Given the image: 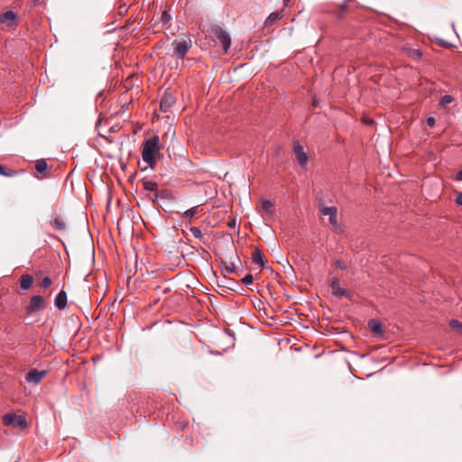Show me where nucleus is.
<instances>
[{"label": "nucleus", "instance_id": "f257e3e1", "mask_svg": "<svg viewBox=\"0 0 462 462\" xmlns=\"http://www.w3.org/2000/svg\"><path fill=\"white\" fill-rule=\"evenodd\" d=\"M160 140L158 136H152L143 143L142 158L150 167L154 165V155L160 149Z\"/></svg>", "mask_w": 462, "mask_h": 462}, {"label": "nucleus", "instance_id": "f03ea898", "mask_svg": "<svg viewBox=\"0 0 462 462\" xmlns=\"http://www.w3.org/2000/svg\"><path fill=\"white\" fill-rule=\"evenodd\" d=\"M210 32L212 37L222 44L224 52L226 53L231 46V38L228 33L219 25H213Z\"/></svg>", "mask_w": 462, "mask_h": 462}, {"label": "nucleus", "instance_id": "7ed1b4c3", "mask_svg": "<svg viewBox=\"0 0 462 462\" xmlns=\"http://www.w3.org/2000/svg\"><path fill=\"white\" fill-rule=\"evenodd\" d=\"M192 42L189 38L176 39L172 42L173 56L177 59H183L191 48Z\"/></svg>", "mask_w": 462, "mask_h": 462}, {"label": "nucleus", "instance_id": "20e7f679", "mask_svg": "<svg viewBox=\"0 0 462 462\" xmlns=\"http://www.w3.org/2000/svg\"><path fill=\"white\" fill-rule=\"evenodd\" d=\"M3 421L6 426H14L19 429H25L28 426V422L24 417L14 413H7L4 415Z\"/></svg>", "mask_w": 462, "mask_h": 462}, {"label": "nucleus", "instance_id": "39448f33", "mask_svg": "<svg viewBox=\"0 0 462 462\" xmlns=\"http://www.w3.org/2000/svg\"><path fill=\"white\" fill-rule=\"evenodd\" d=\"M50 225L54 230L59 231L60 233H64L67 230L66 217L58 213H53L51 216Z\"/></svg>", "mask_w": 462, "mask_h": 462}, {"label": "nucleus", "instance_id": "423d86ee", "mask_svg": "<svg viewBox=\"0 0 462 462\" xmlns=\"http://www.w3.org/2000/svg\"><path fill=\"white\" fill-rule=\"evenodd\" d=\"M45 307V300L41 295H34L30 299L29 304L26 307L28 313H34L41 311Z\"/></svg>", "mask_w": 462, "mask_h": 462}, {"label": "nucleus", "instance_id": "0eeeda50", "mask_svg": "<svg viewBox=\"0 0 462 462\" xmlns=\"http://www.w3.org/2000/svg\"><path fill=\"white\" fill-rule=\"evenodd\" d=\"M47 370L39 371L37 369H32L26 374L25 379L30 383L38 384L47 375Z\"/></svg>", "mask_w": 462, "mask_h": 462}, {"label": "nucleus", "instance_id": "6e6552de", "mask_svg": "<svg viewBox=\"0 0 462 462\" xmlns=\"http://www.w3.org/2000/svg\"><path fill=\"white\" fill-rule=\"evenodd\" d=\"M293 151L297 159L298 163L301 167H305L308 162V154L304 152L303 147L300 144L299 142H295L293 144Z\"/></svg>", "mask_w": 462, "mask_h": 462}, {"label": "nucleus", "instance_id": "1a4fd4ad", "mask_svg": "<svg viewBox=\"0 0 462 462\" xmlns=\"http://www.w3.org/2000/svg\"><path fill=\"white\" fill-rule=\"evenodd\" d=\"M319 211L320 213L323 215V216H328V220H329V223L333 226H338V223H337V209L336 207H320L319 208Z\"/></svg>", "mask_w": 462, "mask_h": 462}, {"label": "nucleus", "instance_id": "9d476101", "mask_svg": "<svg viewBox=\"0 0 462 462\" xmlns=\"http://www.w3.org/2000/svg\"><path fill=\"white\" fill-rule=\"evenodd\" d=\"M175 101L174 95L171 91H165L160 104L161 110L167 112L175 104Z\"/></svg>", "mask_w": 462, "mask_h": 462}, {"label": "nucleus", "instance_id": "9b49d317", "mask_svg": "<svg viewBox=\"0 0 462 462\" xmlns=\"http://www.w3.org/2000/svg\"><path fill=\"white\" fill-rule=\"evenodd\" d=\"M329 286L332 290V293L337 297H348L350 295L349 291L340 287L339 280L337 278L330 280Z\"/></svg>", "mask_w": 462, "mask_h": 462}, {"label": "nucleus", "instance_id": "f8f14e48", "mask_svg": "<svg viewBox=\"0 0 462 462\" xmlns=\"http://www.w3.org/2000/svg\"><path fill=\"white\" fill-rule=\"evenodd\" d=\"M143 187L146 190H149V191H153L154 192V198L152 199V200L154 201L155 199H158L159 198H163V194L165 193L164 190L159 192L157 190V183L153 180H146L144 181L143 183Z\"/></svg>", "mask_w": 462, "mask_h": 462}, {"label": "nucleus", "instance_id": "ddd939ff", "mask_svg": "<svg viewBox=\"0 0 462 462\" xmlns=\"http://www.w3.org/2000/svg\"><path fill=\"white\" fill-rule=\"evenodd\" d=\"M48 164L45 160H39L36 162L35 170L38 173L37 178L42 180L47 177Z\"/></svg>", "mask_w": 462, "mask_h": 462}, {"label": "nucleus", "instance_id": "4468645a", "mask_svg": "<svg viewBox=\"0 0 462 462\" xmlns=\"http://www.w3.org/2000/svg\"><path fill=\"white\" fill-rule=\"evenodd\" d=\"M54 306L59 310H64L67 307V292L60 291L54 299Z\"/></svg>", "mask_w": 462, "mask_h": 462}, {"label": "nucleus", "instance_id": "2eb2a0df", "mask_svg": "<svg viewBox=\"0 0 462 462\" xmlns=\"http://www.w3.org/2000/svg\"><path fill=\"white\" fill-rule=\"evenodd\" d=\"M16 14L14 11H6L0 15V23L12 24L16 20Z\"/></svg>", "mask_w": 462, "mask_h": 462}, {"label": "nucleus", "instance_id": "dca6fc26", "mask_svg": "<svg viewBox=\"0 0 462 462\" xmlns=\"http://www.w3.org/2000/svg\"><path fill=\"white\" fill-rule=\"evenodd\" d=\"M282 17H283V11L282 10L277 11V12H273V13L269 14V16L266 18L264 23H265L266 26H271V25L274 24L276 22H278L281 19H282Z\"/></svg>", "mask_w": 462, "mask_h": 462}, {"label": "nucleus", "instance_id": "f3484780", "mask_svg": "<svg viewBox=\"0 0 462 462\" xmlns=\"http://www.w3.org/2000/svg\"><path fill=\"white\" fill-rule=\"evenodd\" d=\"M200 211H202V208L201 206L198 205L184 211L182 213V216L186 220L190 222L192 217Z\"/></svg>", "mask_w": 462, "mask_h": 462}, {"label": "nucleus", "instance_id": "a211bd4d", "mask_svg": "<svg viewBox=\"0 0 462 462\" xmlns=\"http://www.w3.org/2000/svg\"><path fill=\"white\" fill-rule=\"evenodd\" d=\"M33 279L32 276L30 274H23L21 276L20 279V287L23 290H28L32 287Z\"/></svg>", "mask_w": 462, "mask_h": 462}, {"label": "nucleus", "instance_id": "6ab92c4d", "mask_svg": "<svg viewBox=\"0 0 462 462\" xmlns=\"http://www.w3.org/2000/svg\"><path fill=\"white\" fill-rule=\"evenodd\" d=\"M252 262L259 265L262 269L264 267L263 254L261 250L256 249L252 255Z\"/></svg>", "mask_w": 462, "mask_h": 462}, {"label": "nucleus", "instance_id": "aec40b11", "mask_svg": "<svg viewBox=\"0 0 462 462\" xmlns=\"http://www.w3.org/2000/svg\"><path fill=\"white\" fill-rule=\"evenodd\" d=\"M223 269L227 273H237L236 263L233 261H222Z\"/></svg>", "mask_w": 462, "mask_h": 462}, {"label": "nucleus", "instance_id": "412c9836", "mask_svg": "<svg viewBox=\"0 0 462 462\" xmlns=\"http://www.w3.org/2000/svg\"><path fill=\"white\" fill-rule=\"evenodd\" d=\"M369 328L374 333H381L382 332V325L376 319H372V320L369 321Z\"/></svg>", "mask_w": 462, "mask_h": 462}, {"label": "nucleus", "instance_id": "4be33fe9", "mask_svg": "<svg viewBox=\"0 0 462 462\" xmlns=\"http://www.w3.org/2000/svg\"><path fill=\"white\" fill-rule=\"evenodd\" d=\"M273 206V204L271 200L262 199V209L263 211H265L266 213H268V214L273 213V210H272Z\"/></svg>", "mask_w": 462, "mask_h": 462}, {"label": "nucleus", "instance_id": "5701e85b", "mask_svg": "<svg viewBox=\"0 0 462 462\" xmlns=\"http://www.w3.org/2000/svg\"><path fill=\"white\" fill-rule=\"evenodd\" d=\"M449 327L462 335V322H459L457 319H451L449 321Z\"/></svg>", "mask_w": 462, "mask_h": 462}, {"label": "nucleus", "instance_id": "b1692460", "mask_svg": "<svg viewBox=\"0 0 462 462\" xmlns=\"http://www.w3.org/2000/svg\"><path fill=\"white\" fill-rule=\"evenodd\" d=\"M189 231L195 238H197L200 241L203 240V238H204L203 233L199 227L191 226V227H189Z\"/></svg>", "mask_w": 462, "mask_h": 462}, {"label": "nucleus", "instance_id": "393cba45", "mask_svg": "<svg viewBox=\"0 0 462 462\" xmlns=\"http://www.w3.org/2000/svg\"><path fill=\"white\" fill-rule=\"evenodd\" d=\"M16 172L13 170H6L3 165L0 164V175L5 177H13Z\"/></svg>", "mask_w": 462, "mask_h": 462}, {"label": "nucleus", "instance_id": "a878e982", "mask_svg": "<svg viewBox=\"0 0 462 462\" xmlns=\"http://www.w3.org/2000/svg\"><path fill=\"white\" fill-rule=\"evenodd\" d=\"M51 283H52L51 279L50 277L46 276L40 282V286L42 289H47V288H49L51 285Z\"/></svg>", "mask_w": 462, "mask_h": 462}, {"label": "nucleus", "instance_id": "bb28decb", "mask_svg": "<svg viewBox=\"0 0 462 462\" xmlns=\"http://www.w3.org/2000/svg\"><path fill=\"white\" fill-rule=\"evenodd\" d=\"M253 282H254V277H253V275H252L251 273L246 274V275L242 279V283H243L244 285H246V286H248V285L252 284V283H253Z\"/></svg>", "mask_w": 462, "mask_h": 462}, {"label": "nucleus", "instance_id": "cd10ccee", "mask_svg": "<svg viewBox=\"0 0 462 462\" xmlns=\"http://www.w3.org/2000/svg\"><path fill=\"white\" fill-rule=\"evenodd\" d=\"M171 19V16L170 14H168L167 11H163L162 14V16H161V22L165 24L167 23Z\"/></svg>", "mask_w": 462, "mask_h": 462}, {"label": "nucleus", "instance_id": "c85d7f7f", "mask_svg": "<svg viewBox=\"0 0 462 462\" xmlns=\"http://www.w3.org/2000/svg\"><path fill=\"white\" fill-rule=\"evenodd\" d=\"M453 101V97L449 95H446L442 97L440 103L442 105H448L450 104Z\"/></svg>", "mask_w": 462, "mask_h": 462}, {"label": "nucleus", "instance_id": "c756f323", "mask_svg": "<svg viewBox=\"0 0 462 462\" xmlns=\"http://www.w3.org/2000/svg\"><path fill=\"white\" fill-rule=\"evenodd\" d=\"M334 265L335 267L341 270H345L346 268V264H344L341 261L338 260L334 263Z\"/></svg>", "mask_w": 462, "mask_h": 462}, {"label": "nucleus", "instance_id": "7c9ffc66", "mask_svg": "<svg viewBox=\"0 0 462 462\" xmlns=\"http://www.w3.org/2000/svg\"><path fill=\"white\" fill-rule=\"evenodd\" d=\"M435 123H436V120L434 117L432 116H430L427 118V125L430 126V127H433L435 125Z\"/></svg>", "mask_w": 462, "mask_h": 462}, {"label": "nucleus", "instance_id": "2f4dec72", "mask_svg": "<svg viewBox=\"0 0 462 462\" xmlns=\"http://www.w3.org/2000/svg\"><path fill=\"white\" fill-rule=\"evenodd\" d=\"M456 203L459 206H462V192L457 194L456 198Z\"/></svg>", "mask_w": 462, "mask_h": 462}, {"label": "nucleus", "instance_id": "473e14b6", "mask_svg": "<svg viewBox=\"0 0 462 462\" xmlns=\"http://www.w3.org/2000/svg\"><path fill=\"white\" fill-rule=\"evenodd\" d=\"M455 180L457 181H462V169L457 172Z\"/></svg>", "mask_w": 462, "mask_h": 462}, {"label": "nucleus", "instance_id": "72a5a7b5", "mask_svg": "<svg viewBox=\"0 0 462 462\" xmlns=\"http://www.w3.org/2000/svg\"><path fill=\"white\" fill-rule=\"evenodd\" d=\"M339 8H340V13L337 14L338 17H341L343 13L346 11V5L343 4V5H339Z\"/></svg>", "mask_w": 462, "mask_h": 462}, {"label": "nucleus", "instance_id": "f704fd0d", "mask_svg": "<svg viewBox=\"0 0 462 462\" xmlns=\"http://www.w3.org/2000/svg\"><path fill=\"white\" fill-rule=\"evenodd\" d=\"M236 219H231V220H229V221H228L227 226H228L229 227H235V226H236Z\"/></svg>", "mask_w": 462, "mask_h": 462}, {"label": "nucleus", "instance_id": "c9c22d12", "mask_svg": "<svg viewBox=\"0 0 462 462\" xmlns=\"http://www.w3.org/2000/svg\"><path fill=\"white\" fill-rule=\"evenodd\" d=\"M282 1H283V4L285 6H287L291 2V0H282Z\"/></svg>", "mask_w": 462, "mask_h": 462}, {"label": "nucleus", "instance_id": "e433bc0d", "mask_svg": "<svg viewBox=\"0 0 462 462\" xmlns=\"http://www.w3.org/2000/svg\"><path fill=\"white\" fill-rule=\"evenodd\" d=\"M415 55H418L419 57H420L421 56V52L418 50V51H416Z\"/></svg>", "mask_w": 462, "mask_h": 462}, {"label": "nucleus", "instance_id": "4c0bfd02", "mask_svg": "<svg viewBox=\"0 0 462 462\" xmlns=\"http://www.w3.org/2000/svg\"><path fill=\"white\" fill-rule=\"evenodd\" d=\"M366 123H367V124H372V123H373V121H372V120H370V121H367Z\"/></svg>", "mask_w": 462, "mask_h": 462}]
</instances>
